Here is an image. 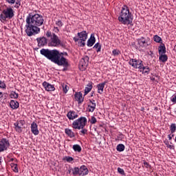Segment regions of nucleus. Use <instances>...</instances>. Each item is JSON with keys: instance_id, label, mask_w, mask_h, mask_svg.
<instances>
[{"instance_id": "cd10ccee", "label": "nucleus", "mask_w": 176, "mask_h": 176, "mask_svg": "<svg viewBox=\"0 0 176 176\" xmlns=\"http://www.w3.org/2000/svg\"><path fill=\"white\" fill-rule=\"evenodd\" d=\"M73 149L74 152H82V147H80L79 144H74L73 146Z\"/></svg>"}, {"instance_id": "3c124183", "label": "nucleus", "mask_w": 176, "mask_h": 176, "mask_svg": "<svg viewBox=\"0 0 176 176\" xmlns=\"http://www.w3.org/2000/svg\"><path fill=\"white\" fill-rule=\"evenodd\" d=\"M152 54H153V52L152 51H150L149 55H150V56H152Z\"/></svg>"}, {"instance_id": "09e8293b", "label": "nucleus", "mask_w": 176, "mask_h": 176, "mask_svg": "<svg viewBox=\"0 0 176 176\" xmlns=\"http://www.w3.org/2000/svg\"><path fill=\"white\" fill-rule=\"evenodd\" d=\"M74 41H76V42H78L79 41V38H77L76 37H74Z\"/></svg>"}, {"instance_id": "f3484780", "label": "nucleus", "mask_w": 176, "mask_h": 176, "mask_svg": "<svg viewBox=\"0 0 176 176\" xmlns=\"http://www.w3.org/2000/svg\"><path fill=\"white\" fill-rule=\"evenodd\" d=\"M138 43L140 46H142V47H148V41L145 39L144 37H141L138 40Z\"/></svg>"}, {"instance_id": "1a4fd4ad", "label": "nucleus", "mask_w": 176, "mask_h": 176, "mask_svg": "<svg viewBox=\"0 0 176 176\" xmlns=\"http://www.w3.org/2000/svg\"><path fill=\"white\" fill-rule=\"evenodd\" d=\"M9 146H10L9 140L6 138L1 139L0 141V153L6 151Z\"/></svg>"}, {"instance_id": "393cba45", "label": "nucleus", "mask_w": 176, "mask_h": 176, "mask_svg": "<svg viewBox=\"0 0 176 176\" xmlns=\"http://www.w3.org/2000/svg\"><path fill=\"white\" fill-rule=\"evenodd\" d=\"M159 59L162 63H166V61H167V60H168V57L167 56V55H166L164 54H160Z\"/></svg>"}, {"instance_id": "a18cd8bd", "label": "nucleus", "mask_w": 176, "mask_h": 176, "mask_svg": "<svg viewBox=\"0 0 176 176\" xmlns=\"http://www.w3.org/2000/svg\"><path fill=\"white\" fill-rule=\"evenodd\" d=\"M144 166H145V167H146V168H148V167H149V164L148 162H144Z\"/></svg>"}, {"instance_id": "2eb2a0df", "label": "nucleus", "mask_w": 176, "mask_h": 176, "mask_svg": "<svg viewBox=\"0 0 176 176\" xmlns=\"http://www.w3.org/2000/svg\"><path fill=\"white\" fill-rule=\"evenodd\" d=\"M94 43H96V37L94 36V34H91L90 38L87 41V46L91 47Z\"/></svg>"}, {"instance_id": "e433bc0d", "label": "nucleus", "mask_w": 176, "mask_h": 176, "mask_svg": "<svg viewBox=\"0 0 176 176\" xmlns=\"http://www.w3.org/2000/svg\"><path fill=\"white\" fill-rule=\"evenodd\" d=\"M15 3L16 5L14 6V8L19 9V8L21 6V0H16Z\"/></svg>"}, {"instance_id": "b1692460", "label": "nucleus", "mask_w": 176, "mask_h": 176, "mask_svg": "<svg viewBox=\"0 0 176 176\" xmlns=\"http://www.w3.org/2000/svg\"><path fill=\"white\" fill-rule=\"evenodd\" d=\"M158 52H159V54H166V46L164 45V44L159 47Z\"/></svg>"}, {"instance_id": "f257e3e1", "label": "nucleus", "mask_w": 176, "mask_h": 176, "mask_svg": "<svg viewBox=\"0 0 176 176\" xmlns=\"http://www.w3.org/2000/svg\"><path fill=\"white\" fill-rule=\"evenodd\" d=\"M45 19L43 16L39 14L32 15L29 14L26 18L25 32L28 36H32L41 32V25H43Z\"/></svg>"}, {"instance_id": "c03bdc74", "label": "nucleus", "mask_w": 176, "mask_h": 176, "mask_svg": "<svg viewBox=\"0 0 176 176\" xmlns=\"http://www.w3.org/2000/svg\"><path fill=\"white\" fill-rule=\"evenodd\" d=\"M8 3H10L11 5H13L16 2V0H6Z\"/></svg>"}, {"instance_id": "4c0bfd02", "label": "nucleus", "mask_w": 176, "mask_h": 176, "mask_svg": "<svg viewBox=\"0 0 176 176\" xmlns=\"http://www.w3.org/2000/svg\"><path fill=\"white\" fill-rule=\"evenodd\" d=\"M90 123L91 124H96V123H97V118L94 116H91Z\"/></svg>"}, {"instance_id": "4d7b16f0", "label": "nucleus", "mask_w": 176, "mask_h": 176, "mask_svg": "<svg viewBox=\"0 0 176 176\" xmlns=\"http://www.w3.org/2000/svg\"><path fill=\"white\" fill-rule=\"evenodd\" d=\"M63 71H65V69H63Z\"/></svg>"}, {"instance_id": "6e6552de", "label": "nucleus", "mask_w": 176, "mask_h": 176, "mask_svg": "<svg viewBox=\"0 0 176 176\" xmlns=\"http://www.w3.org/2000/svg\"><path fill=\"white\" fill-rule=\"evenodd\" d=\"M89 58L87 56H85L80 59L79 63V68L80 71H85V69L87 67V65H89Z\"/></svg>"}, {"instance_id": "423d86ee", "label": "nucleus", "mask_w": 176, "mask_h": 176, "mask_svg": "<svg viewBox=\"0 0 176 176\" xmlns=\"http://www.w3.org/2000/svg\"><path fill=\"white\" fill-rule=\"evenodd\" d=\"M47 38H50V46H58L61 45V40L58 38V36L56 34L52 33L50 31H47L45 34Z\"/></svg>"}, {"instance_id": "a211bd4d", "label": "nucleus", "mask_w": 176, "mask_h": 176, "mask_svg": "<svg viewBox=\"0 0 176 176\" xmlns=\"http://www.w3.org/2000/svg\"><path fill=\"white\" fill-rule=\"evenodd\" d=\"M89 174V169H87V167L86 166H82L80 168V175L84 176L87 175Z\"/></svg>"}, {"instance_id": "f03ea898", "label": "nucleus", "mask_w": 176, "mask_h": 176, "mask_svg": "<svg viewBox=\"0 0 176 176\" xmlns=\"http://www.w3.org/2000/svg\"><path fill=\"white\" fill-rule=\"evenodd\" d=\"M40 53L48 60H50L54 64L63 67H68V61L64 56H61L60 52L57 50H49L43 48L41 50Z\"/></svg>"}, {"instance_id": "20e7f679", "label": "nucleus", "mask_w": 176, "mask_h": 176, "mask_svg": "<svg viewBox=\"0 0 176 176\" xmlns=\"http://www.w3.org/2000/svg\"><path fill=\"white\" fill-rule=\"evenodd\" d=\"M86 123H87V119L85 117H81L73 122L72 127L73 129H78V130L81 129L80 133L85 135V134H87V129H85Z\"/></svg>"}, {"instance_id": "9d476101", "label": "nucleus", "mask_w": 176, "mask_h": 176, "mask_svg": "<svg viewBox=\"0 0 176 176\" xmlns=\"http://www.w3.org/2000/svg\"><path fill=\"white\" fill-rule=\"evenodd\" d=\"M78 36H79L81 41V47H85V46H86V43L85 42H86L87 39V32L85 30L78 32Z\"/></svg>"}, {"instance_id": "de8ad7c7", "label": "nucleus", "mask_w": 176, "mask_h": 176, "mask_svg": "<svg viewBox=\"0 0 176 176\" xmlns=\"http://www.w3.org/2000/svg\"><path fill=\"white\" fill-rule=\"evenodd\" d=\"M71 173H72V168H69L68 169V173L71 174Z\"/></svg>"}, {"instance_id": "c85d7f7f", "label": "nucleus", "mask_w": 176, "mask_h": 176, "mask_svg": "<svg viewBox=\"0 0 176 176\" xmlns=\"http://www.w3.org/2000/svg\"><path fill=\"white\" fill-rule=\"evenodd\" d=\"M125 146L123 144H120L117 146L116 149L118 152H123L124 151Z\"/></svg>"}, {"instance_id": "c9c22d12", "label": "nucleus", "mask_w": 176, "mask_h": 176, "mask_svg": "<svg viewBox=\"0 0 176 176\" xmlns=\"http://www.w3.org/2000/svg\"><path fill=\"white\" fill-rule=\"evenodd\" d=\"M154 41L155 42H157V43H160L162 42V38L157 35H155L154 36Z\"/></svg>"}, {"instance_id": "6e6d98bb", "label": "nucleus", "mask_w": 176, "mask_h": 176, "mask_svg": "<svg viewBox=\"0 0 176 176\" xmlns=\"http://www.w3.org/2000/svg\"><path fill=\"white\" fill-rule=\"evenodd\" d=\"M169 148H171V145H169Z\"/></svg>"}, {"instance_id": "ddd939ff", "label": "nucleus", "mask_w": 176, "mask_h": 176, "mask_svg": "<svg viewBox=\"0 0 176 176\" xmlns=\"http://www.w3.org/2000/svg\"><path fill=\"white\" fill-rule=\"evenodd\" d=\"M43 86L47 91H54V85H52L49 82L45 81L43 82Z\"/></svg>"}, {"instance_id": "864d4df0", "label": "nucleus", "mask_w": 176, "mask_h": 176, "mask_svg": "<svg viewBox=\"0 0 176 176\" xmlns=\"http://www.w3.org/2000/svg\"><path fill=\"white\" fill-rule=\"evenodd\" d=\"M170 137L173 138V137H174V134L170 133Z\"/></svg>"}, {"instance_id": "aec40b11", "label": "nucleus", "mask_w": 176, "mask_h": 176, "mask_svg": "<svg viewBox=\"0 0 176 176\" xmlns=\"http://www.w3.org/2000/svg\"><path fill=\"white\" fill-rule=\"evenodd\" d=\"M10 106L12 109H17L19 107V102L17 100H12L10 102Z\"/></svg>"}, {"instance_id": "58836bf2", "label": "nucleus", "mask_w": 176, "mask_h": 176, "mask_svg": "<svg viewBox=\"0 0 176 176\" xmlns=\"http://www.w3.org/2000/svg\"><path fill=\"white\" fill-rule=\"evenodd\" d=\"M0 89H6V84H5V81L0 80Z\"/></svg>"}, {"instance_id": "603ef678", "label": "nucleus", "mask_w": 176, "mask_h": 176, "mask_svg": "<svg viewBox=\"0 0 176 176\" xmlns=\"http://www.w3.org/2000/svg\"><path fill=\"white\" fill-rule=\"evenodd\" d=\"M93 94H94V91L91 92V97H93Z\"/></svg>"}, {"instance_id": "49530a36", "label": "nucleus", "mask_w": 176, "mask_h": 176, "mask_svg": "<svg viewBox=\"0 0 176 176\" xmlns=\"http://www.w3.org/2000/svg\"><path fill=\"white\" fill-rule=\"evenodd\" d=\"M168 140H173V138L171 137V134H169V135H168Z\"/></svg>"}, {"instance_id": "7c9ffc66", "label": "nucleus", "mask_w": 176, "mask_h": 176, "mask_svg": "<svg viewBox=\"0 0 176 176\" xmlns=\"http://www.w3.org/2000/svg\"><path fill=\"white\" fill-rule=\"evenodd\" d=\"M94 49H96L97 53L101 52V45H100V43H96L94 46Z\"/></svg>"}, {"instance_id": "a19ab883", "label": "nucleus", "mask_w": 176, "mask_h": 176, "mask_svg": "<svg viewBox=\"0 0 176 176\" xmlns=\"http://www.w3.org/2000/svg\"><path fill=\"white\" fill-rule=\"evenodd\" d=\"M112 53L113 56H119V54H120V51H119L118 50H113Z\"/></svg>"}, {"instance_id": "f8f14e48", "label": "nucleus", "mask_w": 176, "mask_h": 176, "mask_svg": "<svg viewBox=\"0 0 176 176\" xmlns=\"http://www.w3.org/2000/svg\"><path fill=\"white\" fill-rule=\"evenodd\" d=\"M30 128H31V131L32 134H34V135H38V134H39V130L38 129V124L35 122H33L31 124Z\"/></svg>"}, {"instance_id": "c756f323", "label": "nucleus", "mask_w": 176, "mask_h": 176, "mask_svg": "<svg viewBox=\"0 0 176 176\" xmlns=\"http://www.w3.org/2000/svg\"><path fill=\"white\" fill-rule=\"evenodd\" d=\"M170 131L171 134H174L176 131V124L175 123H173L170 126Z\"/></svg>"}, {"instance_id": "473e14b6", "label": "nucleus", "mask_w": 176, "mask_h": 176, "mask_svg": "<svg viewBox=\"0 0 176 176\" xmlns=\"http://www.w3.org/2000/svg\"><path fill=\"white\" fill-rule=\"evenodd\" d=\"M10 98H19V94L12 91L10 94Z\"/></svg>"}, {"instance_id": "4468645a", "label": "nucleus", "mask_w": 176, "mask_h": 176, "mask_svg": "<svg viewBox=\"0 0 176 176\" xmlns=\"http://www.w3.org/2000/svg\"><path fill=\"white\" fill-rule=\"evenodd\" d=\"M74 100L78 101V104H82L84 100L83 94L81 92H76L74 94Z\"/></svg>"}, {"instance_id": "79ce46f5", "label": "nucleus", "mask_w": 176, "mask_h": 176, "mask_svg": "<svg viewBox=\"0 0 176 176\" xmlns=\"http://www.w3.org/2000/svg\"><path fill=\"white\" fill-rule=\"evenodd\" d=\"M16 122L18 123V124L19 126H24L25 124V121L22 120H19V121H18Z\"/></svg>"}, {"instance_id": "ea45409f", "label": "nucleus", "mask_w": 176, "mask_h": 176, "mask_svg": "<svg viewBox=\"0 0 176 176\" xmlns=\"http://www.w3.org/2000/svg\"><path fill=\"white\" fill-rule=\"evenodd\" d=\"M63 92L67 94V93H68V90H69V87L67 85H63Z\"/></svg>"}, {"instance_id": "bb28decb", "label": "nucleus", "mask_w": 176, "mask_h": 176, "mask_svg": "<svg viewBox=\"0 0 176 176\" xmlns=\"http://www.w3.org/2000/svg\"><path fill=\"white\" fill-rule=\"evenodd\" d=\"M72 173L73 175H80V168L75 167L74 168L72 169Z\"/></svg>"}, {"instance_id": "5fc2aeb1", "label": "nucleus", "mask_w": 176, "mask_h": 176, "mask_svg": "<svg viewBox=\"0 0 176 176\" xmlns=\"http://www.w3.org/2000/svg\"><path fill=\"white\" fill-rule=\"evenodd\" d=\"M151 80H155V78H151Z\"/></svg>"}, {"instance_id": "7ed1b4c3", "label": "nucleus", "mask_w": 176, "mask_h": 176, "mask_svg": "<svg viewBox=\"0 0 176 176\" xmlns=\"http://www.w3.org/2000/svg\"><path fill=\"white\" fill-rule=\"evenodd\" d=\"M133 14L130 12L127 6H124L118 16V21L124 25H133Z\"/></svg>"}, {"instance_id": "4be33fe9", "label": "nucleus", "mask_w": 176, "mask_h": 176, "mask_svg": "<svg viewBox=\"0 0 176 176\" xmlns=\"http://www.w3.org/2000/svg\"><path fill=\"white\" fill-rule=\"evenodd\" d=\"M91 89H93V85H91V83H89L88 85H87V87L85 89L84 96L89 94V93L91 91Z\"/></svg>"}, {"instance_id": "39448f33", "label": "nucleus", "mask_w": 176, "mask_h": 176, "mask_svg": "<svg viewBox=\"0 0 176 176\" xmlns=\"http://www.w3.org/2000/svg\"><path fill=\"white\" fill-rule=\"evenodd\" d=\"M13 17H14V10L10 7L4 9L0 14V20L1 21H6V19L10 20Z\"/></svg>"}, {"instance_id": "2f4dec72", "label": "nucleus", "mask_w": 176, "mask_h": 176, "mask_svg": "<svg viewBox=\"0 0 176 176\" xmlns=\"http://www.w3.org/2000/svg\"><path fill=\"white\" fill-rule=\"evenodd\" d=\"M142 69L143 74H149V72L151 71V69H149V67L148 66L144 67V65L142 66Z\"/></svg>"}, {"instance_id": "8fccbe9b", "label": "nucleus", "mask_w": 176, "mask_h": 176, "mask_svg": "<svg viewBox=\"0 0 176 176\" xmlns=\"http://www.w3.org/2000/svg\"><path fill=\"white\" fill-rule=\"evenodd\" d=\"M2 97H3V94H2V92H0V98H2Z\"/></svg>"}, {"instance_id": "412c9836", "label": "nucleus", "mask_w": 176, "mask_h": 176, "mask_svg": "<svg viewBox=\"0 0 176 176\" xmlns=\"http://www.w3.org/2000/svg\"><path fill=\"white\" fill-rule=\"evenodd\" d=\"M65 134H67V135H68V137H69L70 138H74V137H75V133H74L72 131V130L69 129H65Z\"/></svg>"}, {"instance_id": "13d9d810", "label": "nucleus", "mask_w": 176, "mask_h": 176, "mask_svg": "<svg viewBox=\"0 0 176 176\" xmlns=\"http://www.w3.org/2000/svg\"><path fill=\"white\" fill-rule=\"evenodd\" d=\"M1 162L0 161V164H1Z\"/></svg>"}, {"instance_id": "0eeeda50", "label": "nucleus", "mask_w": 176, "mask_h": 176, "mask_svg": "<svg viewBox=\"0 0 176 176\" xmlns=\"http://www.w3.org/2000/svg\"><path fill=\"white\" fill-rule=\"evenodd\" d=\"M129 65H131L133 68H138V69H142V67L144 66L142 60L134 58L130 59Z\"/></svg>"}, {"instance_id": "f704fd0d", "label": "nucleus", "mask_w": 176, "mask_h": 176, "mask_svg": "<svg viewBox=\"0 0 176 176\" xmlns=\"http://www.w3.org/2000/svg\"><path fill=\"white\" fill-rule=\"evenodd\" d=\"M11 167L14 173H18L19 168L17 167V164H12Z\"/></svg>"}, {"instance_id": "a878e982", "label": "nucleus", "mask_w": 176, "mask_h": 176, "mask_svg": "<svg viewBox=\"0 0 176 176\" xmlns=\"http://www.w3.org/2000/svg\"><path fill=\"white\" fill-rule=\"evenodd\" d=\"M14 125L17 133H21L23 131V126H21V125H19L17 122H15Z\"/></svg>"}, {"instance_id": "72a5a7b5", "label": "nucleus", "mask_w": 176, "mask_h": 176, "mask_svg": "<svg viewBox=\"0 0 176 176\" xmlns=\"http://www.w3.org/2000/svg\"><path fill=\"white\" fill-rule=\"evenodd\" d=\"M63 160H65L67 163H71V162H74V157L66 156L64 157Z\"/></svg>"}, {"instance_id": "6ab92c4d", "label": "nucleus", "mask_w": 176, "mask_h": 176, "mask_svg": "<svg viewBox=\"0 0 176 176\" xmlns=\"http://www.w3.org/2000/svg\"><path fill=\"white\" fill-rule=\"evenodd\" d=\"M67 116L69 120H74V119H76V118H78V114H76V112L75 111H69Z\"/></svg>"}, {"instance_id": "dca6fc26", "label": "nucleus", "mask_w": 176, "mask_h": 176, "mask_svg": "<svg viewBox=\"0 0 176 176\" xmlns=\"http://www.w3.org/2000/svg\"><path fill=\"white\" fill-rule=\"evenodd\" d=\"M107 83H108V81H104L97 85L98 93H99V94H102V93H104V87H105Z\"/></svg>"}, {"instance_id": "37998d69", "label": "nucleus", "mask_w": 176, "mask_h": 176, "mask_svg": "<svg viewBox=\"0 0 176 176\" xmlns=\"http://www.w3.org/2000/svg\"><path fill=\"white\" fill-rule=\"evenodd\" d=\"M56 25H58V27H61L62 25H63V22L61 21H58L56 23Z\"/></svg>"}, {"instance_id": "9b49d317", "label": "nucleus", "mask_w": 176, "mask_h": 176, "mask_svg": "<svg viewBox=\"0 0 176 176\" xmlns=\"http://www.w3.org/2000/svg\"><path fill=\"white\" fill-rule=\"evenodd\" d=\"M38 47H43L47 45V38L46 37H40L36 38Z\"/></svg>"}, {"instance_id": "5701e85b", "label": "nucleus", "mask_w": 176, "mask_h": 176, "mask_svg": "<svg viewBox=\"0 0 176 176\" xmlns=\"http://www.w3.org/2000/svg\"><path fill=\"white\" fill-rule=\"evenodd\" d=\"M91 102V105H89V112H94V109H96V102L95 100H89Z\"/></svg>"}]
</instances>
